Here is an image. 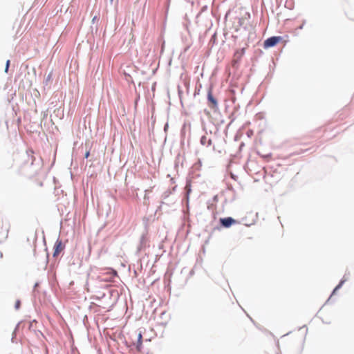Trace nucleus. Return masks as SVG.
I'll use <instances>...</instances> for the list:
<instances>
[{
	"label": "nucleus",
	"mask_w": 354,
	"mask_h": 354,
	"mask_svg": "<svg viewBox=\"0 0 354 354\" xmlns=\"http://www.w3.org/2000/svg\"><path fill=\"white\" fill-rule=\"evenodd\" d=\"M200 142L203 146L209 147L212 145V140L208 138L206 136H203L201 138Z\"/></svg>",
	"instance_id": "nucleus-7"
},
{
	"label": "nucleus",
	"mask_w": 354,
	"mask_h": 354,
	"mask_svg": "<svg viewBox=\"0 0 354 354\" xmlns=\"http://www.w3.org/2000/svg\"><path fill=\"white\" fill-rule=\"evenodd\" d=\"M185 190H186V196H187V200L189 199V195L191 192V185L190 184H187L185 185Z\"/></svg>",
	"instance_id": "nucleus-11"
},
{
	"label": "nucleus",
	"mask_w": 354,
	"mask_h": 354,
	"mask_svg": "<svg viewBox=\"0 0 354 354\" xmlns=\"http://www.w3.org/2000/svg\"><path fill=\"white\" fill-rule=\"evenodd\" d=\"M8 70H9V66H6V67H5V72L6 73L8 72Z\"/></svg>",
	"instance_id": "nucleus-17"
},
{
	"label": "nucleus",
	"mask_w": 354,
	"mask_h": 354,
	"mask_svg": "<svg viewBox=\"0 0 354 354\" xmlns=\"http://www.w3.org/2000/svg\"><path fill=\"white\" fill-rule=\"evenodd\" d=\"M89 155H90V152L89 151L86 152V153L84 155V158H88Z\"/></svg>",
	"instance_id": "nucleus-15"
},
{
	"label": "nucleus",
	"mask_w": 354,
	"mask_h": 354,
	"mask_svg": "<svg viewBox=\"0 0 354 354\" xmlns=\"http://www.w3.org/2000/svg\"><path fill=\"white\" fill-rule=\"evenodd\" d=\"M207 102L210 109L214 110L218 109L217 100L213 96L211 88H209L207 92Z\"/></svg>",
	"instance_id": "nucleus-2"
},
{
	"label": "nucleus",
	"mask_w": 354,
	"mask_h": 354,
	"mask_svg": "<svg viewBox=\"0 0 354 354\" xmlns=\"http://www.w3.org/2000/svg\"><path fill=\"white\" fill-rule=\"evenodd\" d=\"M96 18H97V17H96V16H95V17L93 18V20H92V21H93V22H94V21H95Z\"/></svg>",
	"instance_id": "nucleus-19"
},
{
	"label": "nucleus",
	"mask_w": 354,
	"mask_h": 354,
	"mask_svg": "<svg viewBox=\"0 0 354 354\" xmlns=\"http://www.w3.org/2000/svg\"><path fill=\"white\" fill-rule=\"evenodd\" d=\"M53 257H55L59 254L62 250L64 249L62 241L60 239H57L54 245Z\"/></svg>",
	"instance_id": "nucleus-4"
},
{
	"label": "nucleus",
	"mask_w": 354,
	"mask_h": 354,
	"mask_svg": "<svg viewBox=\"0 0 354 354\" xmlns=\"http://www.w3.org/2000/svg\"><path fill=\"white\" fill-rule=\"evenodd\" d=\"M111 2L113 1V0H110Z\"/></svg>",
	"instance_id": "nucleus-22"
},
{
	"label": "nucleus",
	"mask_w": 354,
	"mask_h": 354,
	"mask_svg": "<svg viewBox=\"0 0 354 354\" xmlns=\"http://www.w3.org/2000/svg\"><path fill=\"white\" fill-rule=\"evenodd\" d=\"M303 26H304L303 24H302V25H300V26H299V29H302V28H303Z\"/></svg>",
	"instance_id": "nucleus-21"
},
{
	"label": "nucleus",
	"mask_w": 354,
	"mask_h": 354,
	"mask_svg": "<svg viewBox=\"0 0 354 354\" xmlns=\"http://www.w3.org/2000/svg\"><path fill=\"white\" fill-rule=\"evenodd\" d=\"M146 242H147V237L145 234H142L140 239V243L138 246V250H139V251L142 250V249L144 247H145Z\"/></svg>",
	"instance_id": "nucleus-8"
},
{
	"label": "nucleus",
	"mask_w": 354,
	"mask_h": 354,
	"mask_svg": "<svg viewBox=\"0 0 354 354\" xmlns=\"http://www.w3.org/2000/svg\"><path fill=\"white\" fill-rule=\"evenodd\" d=\"M347 281V279L346 278V276H344L343 278L340 280L339 284L334 288L330 297H332L333 295L335 294L336 292H337V290L339 289H340L342 288V286H343V284Z\"/></svg>",
	"instance_id": "nucleus-9"
},
{
	"label": "nucleus",
	"mask_w": 354,
	"mask_h": 354,
	"mask_svg": "<svg viewBox=\"0 0 354 354\" xmlns=\"http://www.w3.org/2000/svg\"><path fill=\"white\" fill-rule=\"evenodd\" d=\"M21 306V301L20 300H17L15 304V308L16 310H19Z\"/></svg>",
	"instance_id": "nucleus-12"
},
{
	"label": "nucleus",
	"mask_w": 354,
	"mask_h": 354,
	"mask_svg": "<svg viewBox=\"0 0 354 354\" xmlns=\"http://www.w3.org/2000/svg\"><path fill=\"white\" fill-rule=\"evenodd\" d=\"M51 78V74H49L46 78V82L47 83Z\"/></svg>",
	"instance_id": "nucleus-13"
},
{
	"label": "nucleus",
	"mask_w": 354,
	"mask_h": 354,
	"mask_svg": "<svg viewBox=\"0 0 354 354\" xmlns=\"http://www.w3.org/2000/svg\"><path fill=\"white\" fill-rule=\"evenodd\" d=\"M10 61L9 59H8V60L6 61V66H9V67H10Z\"/></svg>",
	"instance_id": "nucleus-16"
},
{
	"label": "nucleus",
	"mask_w": 354,
	"mask_h": 354,
	"mask_svg": "<svg viewBox=\"0 0 354 354\" xmlns=\"http://www.w3.org/2000/svg\"><path fill=\"white\" fill-rule=\"evenodd\" d=\"M116 276H117L116 272L113 270L112 273L109 274L107 277L100 276V277H99V278L100 279V281H102L111 282V281H114V278Z\"/></svg>",
	"instance_id": "nucleus-6"
},
{
	"label": "nucleus",
	"mask_w": 354,
	"mask_h": 354,
	"mask_svg": "<svg viewBox=\"0 0 354 354\" xmlns=\"http://www.w3.org/2000/svg\"><path fill=\"white\" fill-rule=\"evenodd\" d=\"M236 221L232 217H225L220 218V224L222 227L228 228L233 224L236 223Z\"/></svg>",
	"instance_id": "nucleus-3"
},
{
	"label": "nucleus",
	"mask_w": 354,
	"mask_h": 354,
	"mask_svg": "<svg viewBox=\"0 0 354 354\" xmlns=\"http://www.w3.org/2000/svg\"><path fill=\"white\" fill-rule=\"evenodd\" d=\"M215 39H216V35H213L212 38H211V41H213L214 43L215 42Z\"/></svg>",
	"instance_id": "nucleus-14"
},
{
	"label": "nucleus",
	"mask_w": 354,
	"mask_h": 354,
	"mask_svg": "<svg viewBox=\"0 0 354 354\" xmlns=\"http://www.w3.org/2000/svg\"><path fill=\"white\" fill-rule=\"evenodd\" d=\"M282 39L280 36H272L264 41L263 46L266 48L275 46Z\"/></svg>",
	"instance_id": "nucleus-1"
},
{
	"label": "nucleus",
	"mask_w": 354,
	"mask_h": 354,
	"mask_svg": "<svg viewBox=\"0 0 354 354\" xmlns=\"http://www.w3.org/2000/svg\"><path fill=\"white\" fill-rule=\"evenodd\" d=\"M142 346V335L141 333H139L138 335V340L136 344V348L138 351H141Z\"/></svg>",
	"instance_id": "nucleus-10"
},
{
	"label": "nucleus",
	"mask_w": 354,
	"mask_h": 354,
	"mask_svg": "<svg viewBox=\"0 0 354 354\" xmlns=\"http://www.w3.org/2000/svg\"><path fill=\"white\" fill-rule=\"evenodd\" d=\"M344 276H346V278L347 279V280L348 279V276L347 275V274H345Z\"/></svg>",
	"instance_id": "nucleus-20"
},
{
	"label": "nucleus",
	"mask_w": 354,
	"mask_h": 354,
	"mask_svg": "<svg viewBox=\"0 0 354 354\" xmlns=\"http://www.w3.org/2000/svg\"><path fill=\"white\" fill-rule=\"evenodd\" d=\"M39 283H36L34 286V290L38 287Z\"/></svg>",
	"instance_id": "nucleus-18"
},
{
	"label": "nucleus",
	"mask_w": 354,
	"mask_h": 354,
	"mask_svg": "<svg viewBox=\"0 0 354 354\" xmlns=\"http://www.w3.org/2000/svg\"><path fill=\"white\" fill-rule=\"evenodd\" d=\"M33 154L34 151L32 149H29L26 150V155L28 158L26 160V164H29L30 165H32L34 164V162L35 161V158L33 156Z\"/></svg>",
	"instance_id": "nucleus-5"
}]
</instances>
